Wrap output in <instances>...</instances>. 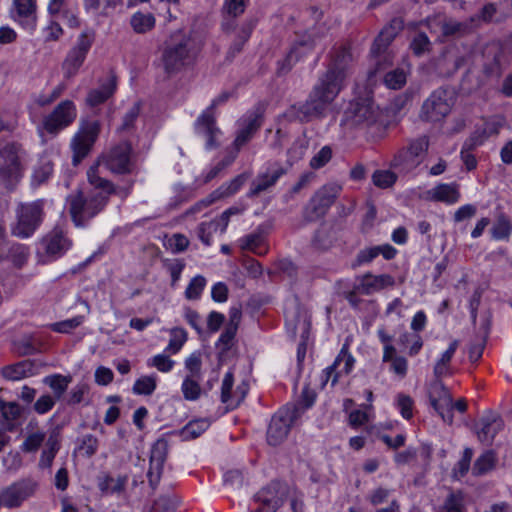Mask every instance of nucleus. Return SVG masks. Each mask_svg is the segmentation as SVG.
<instances>
[{"instance_id":"nucleus-63","label":"nucleus","mask_w":512,"mask_h":512,"mask_svg":"<svg viewBox=\"0 0 512 512\" xmlns=\"http://www.w3.org/2000/svg\"><path fill=\"white\" fill-rule=\"evenodd\" d=\"M89 392L88 384L81 382L75 385L69 392L68 404L75 405L84 401Z\"/></svg>"},{"instance_id":"nucleus-52","label":"nucleus","mask_w":512,"mask_h":512,"mask_svg":"<svg viewBox=\"0 0 512 512\" xmlns=\"http://www.w3.org/2000/svg\"><path fill=\"white\" fill-rule=\"evenodd\" d=\"M467 30L468 25L465 23L444 17V27H442L443 37L460 36L466 33Z\"/></svg>"},{"instance_id":"nucleus-38","label":"nucleus","mask_w":512,"mask_h":512,"mask_svg":"<svg viewBox=\"0 0 512 512\" xmlns=\"http://www.w3.org/2000/svg\"><path fill=\"white\" fill-rule=\"evenodd\" d=\"M157 382L158 377L156 374L143 375L135 381L132 392L136 395L149 396L156 390Z\"/></svg>"},{"instance_id":"nucleus-11","label":"nucleus","mask_w":512,"mask_h":512,"mask_svg":"<svg viewBox=\"0 0 512 512\" xmlns=\"http://www.w3.org/2000/svg\"><path fill=\"white\" fill-rule=\"evenodd\" d=\"M72 246V242L62 231L54 230L38 244L37 262L48 264L62 257Z\"/></svg>"},{"instance_id":"nucleus-64","label":"nucleus","mask_w":512,"mask_h":512,"mask_svg":"<svg viewBox=\"0 0 512 512\" xmlns=\"http://www.w3.org/2000/svg\"><path fill=\"white\" fill-rule=\"evenodd\" d=\"M126 482V477L107 478L101 485V489L111 494L121 493L125 488Z\"/></svg>"},{"instance_id":"nucleus-30","label":"nucleus","mask_w":512,"mask_h":512,"mask_svg":"<svg viewBox=\"0 0 512 512\" xmlns=\"http://www.w3.org/2000/svg\"><path fill=\"white\" fill-rule=\"evenodd\" d=\"M12 233L20 238H28L32 233V206L22 204L17 209V220Z\"/></svg>"},{"instance_id":"nucleus-59","label":"nucleus","mask_w":512,"mask_h":512,"mask_svg":"<svg viewBox=\"0 0 512 512\" xmlns=\"http://www.w3.org/2000/svg\"><path fill=\"white\" fill-rule=\"evenodd\" d=\"M147 365L155 367L160 372L168 373L173 369L174 361L167 355L157 354L148 360Z\"/></svg>"},{"instance_id":"nucleus-7","label":"nucleus","mask_w":512,"mask_h":512,"mask_svg":"<svg viewBox=\"0 0 512 512\" xmlns=\"http://www.w3.org/2000/svg\"><path fill=\"white\" fill-rule=\"evenodd\" d=\"M230 97L229 92H223L212 100L211 105L203 111L195 123L196 133L206 139L205 147L207 150L214 149L218 146V138L221 134L220 129L215 124L212 110L223 104Z\"/></svg>"},{"instance_id":"nucleus-35","label":"nucleus","mask_w":512,"mask_h":512,"mask_svg":"<svg viewBox=\"0 0 512 512\" xmlns=\"http://www.w3.org/2000/svg\"><path fill=\"white\" fill-rule=\"evenodd\" d=\"M58 450V438L56 435H51L46 442V447L42 451L38 467L42 470L50 469Z\"/></svg>"},{"instance_id":"nucleus-5","label":"nucleus","mask_w":512,"mask_h":512,"mask_svg":"<svg viewBox=\"0 0 512 512\" xmlns=\"http://www.w3.org/2000/svg\"><path fill=\"white\" fill-rule=\"evenodd\" d=\"M428 148L429 138L426 135L410 140L408 146L394 156L391 167L401 172H410L422 163Z\"/></svg>"},{"instance_id":"nucleus-61","label":"nucleus","mask_w":512,"mask_h":512,"mask_svg":"<svg viewBox=\"0 0 512 512\" xmlns=\"http://www.w3.org/2000/svg\"><path fill=\"white\" fill-rule=\"evenodd\" d=\"M84 321V316H75L51 325L53 331L58 333H69L73 329L79 327Z\"/></svg>"},{"instance_id":"nucleus-48","label":"nucleus","mask_w":512,"mask_h":512,"mask_svg":"<svg viewBox=\"0 0 512 512\" xmlns=\"http://www.w3.org/2000/svg\"><path fill=\"white\" fill-rule=\"evenodd\" d=\"M187 377L202 378V355L201 352L195 351L190 354L184 362Z\"/></svg>"},{"instance_id":"nucleus-47","label":"nucleus","mask_w":512,"mask_h":512,"mask_svg":"<svg viewBox=\"0 0 512 512\" xmlns=\"http://www.w3.org/2000/svg\"><path fill=\"white\" fill-rule=\"evenodd\" d=\"M481 141L478 137H471L467 141H465L462 150H461V159L465 164L466 168L470 171L476 168L477 161L473 154L470 153V150L480 145Z\"/></svg>"},{"instance_id":"nucleus-42","label":"nucleus","mask_w":512,"mask_h":512,"mask_svg":"<svg viewBox=\"0 0 512 512\" xmlns=\"http://www.w3.org/2000/svg\"><path fill=\"white\" fill-rule=\"evenodd\" d=\"M32 373V362L22 361L15 365L4 368L3 375L9 380H20L22 378L30 376Z\"/></svg>"},{"instance_id":"nucleus-21","label":"nucleus","mask_w":512,"mask_h":512,"mask_svg":"<svg viewBox=\"0 0 512 512\" xmlns=\"http://www.w3.org/2000/svg\"><path fill=\"white\" fill-rule=\"evenodd\" d=\"M316 40L311 34H305L291 48L290 52L283 60L278 61L277 73L284 75L288 73L293 65L299 60L300 56L312 50Z\"/></svg>"},{"instance_id":"nucleus-3","label":"nucleus","mask_w":512,"mask_h":512,"mask_svg":"<svg viewBox=\"0 0 512 512\" xmlns=\"http://www.w3.org/2000/svg\"><path fill=\"white\" fill-rule=\"evenodd\" d=\"M198 53V47L193 38L186 34L177 33L166 43L161 57L164 71L175 74L190 65Z\"/></svg>"},{"instance_id":"nucleus-45","label":"nucleus","mask_w":512,"mask_h":512,"mask_svg":"<svg viewBox=\"0 0 512 512\" xmlns=\"http://www.w3.org/2000/svg\"><path fill=\"white\" fill-rule=\"evenodd\" d=\"M53 172V162L47 153L42 155L39 158L38 167L34 172V183L42 184L44 183Z\"/></svg>"},{"instance_id":"nucleus-1","label":"nucleus","mask_w":512,"mask_h":512,"mask_svg":"<svg viewBox=\"0 0 512 512\" xmlns=\"http://www.w3.org/2000/svg\"><path fill=\"white\" fill-rule=\"evenodd\" d=\"M89 184L88 195L79 191L70 198V214L76 226H84L86 221L97 215L108 202L109 195L114 192L113 184L99 173V163L87 171Z\"/></svg>"},{"instance_id":"nucleus-58","label":"nucleus","mask_w":512,"mask_h":512,"mask_svg":"<svg viewBox=\"0 0 512 512\" xmlns=\"http://www.w3.org/2000/svg\"><path fill=\"white\" fill-rule=\"evenodd\" d=\"M473 457V450L471 448H465L463 451L462 458L458 461L453 469V474L456 478H461L467 474L470 468V463Z\"/></svg>"},{"instance_id":"nucleus-43","label":"nucleus","mask_w":512,"mask_h":512,"mask_svg":"<svg viewBox=\"0 0 512 512\" xmlns=\"http://www.w3.org/2000/svg\"><path fill=\"white\" fill-rule=\"evenodd\" d=\"M71 381L72 377L70 375L64 376L61 374L50 375L44 378V383L53 390L55 397L58 399L64 394Z\"/></svg>"},{"instance_id":"nucleus-14","label":"nucleus","mask_w":512,"mask_h":512,"mask_svg":"<svg viewBox=\"0 0 512 512\" xmlns=\"http://www.w3.org/2000/svg\"><path fill=\"white\" fill-rule=\"evenodd\" d=\"M452 104L446 90H435L422 104L419 117L426 122H439L451 111Z\"/></svg>"},{"instance_id":"nucleus-31","label":"nucleus","mask_w":512,"mask_h":512,"mask_svg":"<svg viewBox=\"0 0 512 512\" xmlns=\"http://www.w3.org/2000/svg\"><path fill=\"white\" fill-rule=\"evenodd\" d=\"M239 243L241 249L251 251L257 255H264L267 252L265 234L261 228H257L254 232L242 237Z\"/></svg>"},{"instance_id":"nucleus-27","label":"nucleus","mask_w":512,"mask_h":512,"mask_svg":"<svg viewBox=\"0 0 512 512\" xmlns=\"http://www.w3.org/2000/svg\"><path fill=\"white\" fill-rule=\"evenodd\" d=\"M30 494L29 483H15L0 493V504L7 508L19 506Z\"/></svg>"},{"instance_id":"nucleus-60","label":"nucleus","mask_w":512,"mask_h":512,"mask_svg":"<svg viewBox=\"0 0 512 512\" xmlns=\"http://www.w3.org/2000/svg\"><path fill=\"white\" fill-rule=\"evenodd\" d=\"M410 47L415 55L420 56L430 50L431 42L425 33L419 32L414 36Z\"/></svg>"},{"instance_id":"nucleus-57","label":"nucleus","mask_w":512,"mask_h":512,"mask_svg":"<svg viewBox=\"0 0 512 512\" xmlns=\"http://www.w3.org/2000/svg\"><path fill=\"white\" fill-rule=\"evenodd\" d=\"M140 113V103H134L129 110L123 116V120L118 130L122 132H128L134 127V123L137 120Z\"/></svg>"},{"instance_id":"nucleus-40","label":"nucleus","mask_w":512,"mask_h":512,"mask_svg":"<svg viewBox=\"0 0 512 512\" xmlns=\"http://www.w3.org/2000/svg\"><path fill=\"white\" fill-rule=\"evenodd\" d=\"M247 177L245 174H240L233 178L231 181L223 183L216 190L213 191L214 197H220V199L229 197L235 194L246 182Z\"/></svg>"},{"instance_id":"nucleus-32","label":"nucleus","mask_w":512,"mask_h":512,"mask_svg":"<svg viewBox=\"0 0 512 512\" xmlns=\"http://www.w3.org/2000/svg\"><path fill=\"white\" fill-rule=\"evenodd\" d=\"M116 83L114 77H111L107 83L98 89H93L88 93L86 102L90 106H97L105 102L115 91Z\"/></svg>"},{"instance_id":"nucleus-19","label":"nucleus","mask_w":512,"mask_h":512,"mask_svg":"<svg viewBox=\"0 0 512 512\" xmlns=\"http://www.w3.org/2000/svg\"><path fill=\"white\" fill-rule=\"evenodd\" d=\"M169 444L164 438L158 439L152 446L150 453V467L147 472L149 483L155 487L161 478L163 466L168 455Z\"/></svg>"},{"instance_id":"nucleus-20","label":"nucleus","mask_w":512,"mask_h":512,"mask_svg":"<svg viewBox=\"0 0 512 512\" xmlns=\"http://www.w3.org/2000/svg\"><path fill=\"white\" fill-rule=\"evenodd\" d=\"M356 291H360L361 295H372L380 292L385 288L393 287L395 279L389 274L373 275L366 273L358 276L355 280Z\"/></svg>"},{"instance_id":"nucleus-55","label":"nucleus","mask_w":512,"mask_h":512,"mask_svg":"<svg viewBox=\"0 0 512 512\" xmlns=\"http://www.w3.org/2000/svg\"><path fill=\"white\" fill-rule=\"evenodd\" d=\"M512 231L510 220L504 216L498 218L496 224L492 228V236L497 240H503L509 237Z\"/></svg>"},{"instance_id":"nucleus-25","label":"nucleus","mask_w":512,"mask_h":512,"mask_svg":"<svg viewBox=\"0 0 512 512\" xmlns=\"http://www.w3.org/2000/svg\"><path fill=\"white\" fill-rule=\"evenodd\" d=\"M234 383V375L232 371H228L222 380L221 386V401L227 405L229 408L237 407L240 402L245 398L247 393L246 385H241L236 388L234 392H232V387Z\"/></svg>"},{"instance_id":"nucleus-29","label":"nucleus","mask_w":512,"mask_h":512,"mask_svg":"<svg viewBox=\"0 0 512 512\" xmlns=\"http://www.w3.org/2000/svg\"><path fill=\"white\" fill-rule=\"evenodd\" d=\"M261 123L262 119L259 112H253L244 119L243 126L238 131L237 136L233 142V145L237 151H239L240 148L252 138L254 133L260 128Z\"/></svg>"},{"instance_id":"nucleus-23","label":"nucleus","mask_w":512,"mask_h":512,"mask_svg":"<svg viewBox=\"0 0 512 512\" xmlns=\"http://www.w3.org/2000/svg\"><path fill=\"white\" fill-rule=\"evenodd\" d=\"M354 365V358L342 348L332 365L327 367L322 374V385H326L331 380L332 386L338 381L341 374H348Z\"/></svg>"},{"instance_id":"nucleus-56","label":"nucleus","mask_w":512,"mask_h":512,"mask_svg":"<svg viewBox=\"0 0 512 512\" xmlns=\"http://www.w3.org/2000/svg\"><path fill=\"white\" fill-rule=\"evenodd\" d=\"M396 175L389 170H377L372 175V181L379 188H388L396 181Z\"/></svg>"},{"instance_id":"nucleus-6","label":"nucleus","mask_w":512,"mask_h":512,"mask_svg":"<svg viewBox=\"0 0 512 512\" xmlns=\"http://www.w3.org/2000/svg\"><path fill=\"white\" fill-rule=\"evenodd\" d=\"M301 415L302 410L295 405H286L275 413L267 429L268 443L272 446L282 443Z\"/></svg>"},{"instance_id":"nucleus-10","label":"nucleus","mask_w":512,"mask_h":512,"mask_svg":"<svg viewBox=\"0 0 512 512\" xmlns=\"http://www.w3.org/2000/svg\"><path fill=\"white\" fill-rule=\"evenodd\" d=\"M99 132L100 124L98 121L91 120L81 123L70 144L73 152V165H78L89 154Z\"/></svg>"},{"instance_id":"nucleus-16","label":"nucleus","mask_w":512,"mask_h":512,"mask_svg":"<svg viewBox=\"0 0 512 512\" xmlns=\"http://www.w3.org/2000/svg\"><path fill=\"white\" fill-rule=\"evenodd\" d=\"M284 174L286 169L279 162H268L251 182L247 196L253 198L269 190Z\"/></svg>"},{"instance_id":"nucleus-62","label":"nucleus","mask_w":512,"mask_h":512,"mask_svg":"<svg viewBox=\"0 0 512 512\" xmlns=\"http://www.w3.org/2000/svg\"><path fill=\"white\" fill-rule=\"evenodd\" d=\"M332 158V149L329 146H323L310 160V167L320 169L324 167Z\"/></svg>"},{"instance_id":"nucleus-13","label":"nucleus","mask_w":512,"mask_h":512,"mask_svg":"<svg viewBox=\"0 0 512 512\" xmlns=\"http://www.w3.org/2000/svg\"><path fill=\"white\" fill-rule=\"evenodd\" d=\"M286 494L285 486L278 482L271 483L254 495L255 507L251 509V512H277L283 505Z\"/></svg>"},{"instance_id":"nucleus-22","label":"nucleus","mask_w":512,"mask_h":512,"mask_svg":"<svg viewBox=\"0 0 512 512\" xmlns=\"http://www.w3.org/2000/svg\"><path fill=\"white\" fill-rule=\"evenodd\" d=\"M423 198L428 201L454 205L459 202L461 198L459 184L456 182L439 183L433 188L425 191Z\"/></svg>"},{"instance_id":"nucleus-34","label":"nucleus","mask_w":512,"mask_h":512,"mask_svg":"<svg viewBox=\"0 0 512 512\" xmlns=\"http://www.w3.org/2000/svg\"><path fill=\"white\" fill-rule=\"evenodd\" d=\"M439 512H466L465 496L462 491H451L445 498Z\"/></svg>"},{"instance_id":"nucleus-15","label":"nucleus","mask_w":512,"mask_h":512,"mask_svg":"<svg viewBox=\"0 0 512 512\" xmlns=\"http://www.w3.org/2000/svg\"><path fill=\"white\" fill-rule=\"evenodd\" d=\"M93 40V35L88 32H82L79 35L75 46L69 51L63 62L62 67L66 77L69 78L77 74L86 59Z\"/></svg>"},{"instance_id":"nucleus-46","label":"nucleus","mask_w":512,"mask_h":512,"mask_svg":"<svg viewBox=\"0 0 512 512\" xmlns=\"http://www.w3.org/2000/svg\"><path fill=\"white\" fill-rule=\"evenodd\" d=\"M187 332L185 329L180 327H175L170 330V339L169 343L165 349L166 352L171 354L178 353L185 342L187 341Z\"/></svg>"},{"instance_id":"nucleus-8","label":"nucleus","mask_w":512,"mask_h":512,"mask_svg":"<svg viewBox=\"0 0 512 512\" xmlns=\"http://www.w3.org/2000/svg\"><path fill=\"white\" fill-rule=\"evenodd\" d=\"M341 189L340 185L329 183L317 190L305 207V220L313 222L322 218L340 194Z\"/></svg>"},{"instance_id":"nucleus-37","label":"nucleus","mask_w":512,"mask_h":512,"mask_svg":"<svg viewBox=\"0 0 512 512\" xmlns=\"http://www.w3.org/2000/svg\"><path fill=\"white\" fill-rule=\"evenodd\" d=\"M202 378L185 376L181 384V392L187 401H196L201 397L202 388L200 381Z\"/></svg>"},{"instance_id":"nucleus-9","label":"nucleus","mask_w":512,"mask_h":512,"mask_svg":"<svg viewBox=\"0 0 512 512\" xmlns=\"http://www.w3.org/2000/svg\"><path fill=\"white\" fill-rule=\"evenodd\" d=\"M376 119L377 113L370 100H355L346 108L341 125L348 129L366 128L375 123Z\"/></svg>"},{"instance_id":"nucleus-28","label":"nucleus","mask_w":512,"mask_h":512,"mask_svg":"<svg viewBox=\"0 0 512 512\" xmlns=\"http://www.w3.org/2000/svg\"><path fill=\"white\" fill-rule=\"evenodd\" d=\"M402 28V21L397 18L393 19L381 30L378 37L375 39L371 48V53L373 55H379L382 53L393 41L396 35L402 30Z\"/></svg>"},{"instance_id":"nucleus-4","label":"nucleus","mask_w":512,"mask_h":512,"mask_svg":"<svg viewBox=\"0 0 512 512\" xmlns=\"http://www.w3.org/2000/svg\"><path fill=\"white\" fill-rule=\"evenodd\" d=\"M77 117V109L71 100L60 102L53 111L44 117L38 127V135L42 142L47 141L46 136H56L61 130L69 127Z\"/></svg>"},{"instance_id":"nucleus-54","label":"nucleus","mask_w":512,"mask_h":512,"mask_svg":"<svg viewBox=\"0 0 512 512\" xmlns=\"http://www.w3.org/2000/svg\"><path fill=\"white\" fill-rule=\"evenodd\" d=\"M0 411L2 412L3 418L7 421L5 424V428L11 430L14 426L11 421L17 420L21 415V408L18 404L15 402H10L7 404H4L2 402V407L0 408Z\"/></svg>"},{"instance_id":"nucleus-41","label":"nucleus","mask_w":512,"mask_h":512,"mask_svg":"<svg viewBox=\"0 0 512 512\" xmlns=\"http://www.w3.org/2000/svg\"><path fill=\"white\" fill-rule=\"evenodd\" d=\"M496 463V455L493 451L488 450L481 454L475 461L472 473L475 476L484 475L492 470Z\"/></svg>"},{"instance_id":"nucleus-44","label":"nucleus","mask_w":512,"mask_h":512,"mask_svg":"<svg viewBox=\"0 0 512 512\" xmlns=\"http://www.w3.org/2000/svg\"><path fill=\"white\" fill-rule=\"evenodd\" d=\"M308 145L309 141L305 135L298 137L287 151V162L293 165L301 160L308 149Z\"/></svg>"},{"instance_id":"nucleus-39","label":"nucleus","mask_w":512,"mask_h":512,"mask_svg":"<svg viewBox=\"0 0 512 512\" xmlns=\"http://www.w3.org/2000/svg\"><path fill=\"white\" fill-rule=\"evenodd\" d=\"M253 27L254 26L252 22H246L239 26L237 32L235 33V39L230 46L228 52L229 55L234 56L242 50L244 44L248 41V39L251 36Z\"/></svg>"},{"instance_id":"nucleus-18","label":"nucleus","mask_w":512,"mask_h":512,"mask_svg":"<svg viewBox=\"0 0 512 512\" xmlns=\"http://www.w3.org/2000/svg\"><path fill=\"white\" fill-rule=\"evenodd\" d=\"M131 146L127 142L120 143L105 154L101 161L114 173H128L131 170Z\"/></svg>"},{"instance_id":"nucleus-36","label":"nucleus","mask_w":512,"mask_h":512,"mask_svg":"<svg viewBox=\"0 0 512 512\" xmlns=\"http://www.w3.org/2000/svg\"><path fill=\"white\" fill-rule=\"evenodd\" d=\"M130 24L136 33H147L154 28L155 17L151 13L136 12L132 15Z\"/></svg>"},{"instance_id":"nucleus-26","label":"nucleus","mask_w":512,"mask_h":512,"mask_svg":"<svg viewBox=\"0 0 512 512\" xmlns=\"http://www.w3.org/2000/svg\"><path fill=\"white\" fill-rule=\"evenodd\" d=\"M480 428L476 433L478 439L485 444H491L495 436L503 429V421L496 414L489 413L480 420Z\"/></svg>"},{"instance_id":"nucleus-50","label":"nucleus","mask_w":512,"mask_h":512,"mask_svg":"<svg viewBox=\"0 0 512 512\" xmlns=\"http://www.w3.org/2000/svg\"><path fill=\"white\" fill-rule=\"evenodd\" d=\"M385 85L390 89H400L406 83V73L403 69L396 68L388 73L384 77Z\"/></svg>"},{"instance_id":"nucleus-12","label":"nucleus","mask_w":512,"mask_h":512,"mask_svg":"<svg viewBox=\"0 0 512 512\" xmlns=\"http://www.w3.org/2000/svg\"><path fill=\"white\" fill-rule=\"evenodd\" d=\"M352 61L353 56L350 49L346 47L339 48L333 56L330 69L327 71L325 76L321 78L319 84L323 87H328L330 83L336 84L338 86L339 93L343 87V82L349 73Z\"/></svg>"},{"instance_id":"nucleus-51","label":"nucleus","mask_w":512,"mask_h":512,"mask_svg":"<svg viewBox=\"0 0 512 512\" xmlns=\"http://www.w3.org/2000/svg\"><path fill=\"white\" fill-rule=\"evenodd\" d=\"M205 286L206 279L202 275L195 276L194 278L191 279L185 290V297L188 300L199 299Z\"/></svg>"},{"instance_id":"nucleus-24","label":"nucleus","mask_w":512,"mask_h":512,"mask_svg":"<svg viewBox=\"0 0 512 512\" xmlns=\"http://www.w3.org/2000/svg\"><path fill=\"white\" fill-rule=\"evenodd\" d=\"M19 173L18 148L14 144L0 145V179L15 178Z\"/></svg>"},{"instance_id":"nucleus-17","label":"nucleus","mask_w":512,"mask_h":512,"mask_svg":"<svg viewBox=\"0 0 512 512\" xmlns=\"http://www.w3.org/2000/svg\"><path fill=\"white\" fill-rule=\"evenodd\" d=\"M428 396L432 407L438 412L442 419L451 424L452 415V396L440 378L432 381L428 388Z\"/></svg>"},{"instance_id":"nucleus-53","label":"nucleus","mask_w":512,"mask_h":512,"mask_svg":"<svg viewBox=\"0 0 512 512\" xmlns=\"http://www.w3.org/2000/svg\"><path fill=\"white\" fill-rule=\"evenodd\" d=\"M32 14V0H14L13 17L20 23L28 20Z\"/></svg>"},{"instance_id":"nucleus-2","label":"nucleus","mask_w":512,"mask_h":512,"mask_svg":"<svg viewBox=\"0 0 512 512\" xmlns=\"http://www.w3.org/2000/svg\"><path fill=\"white\" fill-rule=\"evenodd\" d=\"M337 95L338 86L336 84L330 83L328 87L317 84L305 103L291 105L282 114V117L289 122L309 121L314 117L321 116Z\"/></svg>"},{"instance_id":"nucleus-49","label":"nucleus","mask_w":512,"mask_h":512,"mask_svg":"<svg viewBox=\"0 0 512 512\" xmlns=\"http://www.w3.org/2000/svg\"><path fill=\"white\" fill-rule=\"evenodd\" d=\"M210 426V422L207 419H197L190 421L182 430V434L185 438H197Z\"/></svg>"},{"instance_id":"nucleus-33","label":"nucleus","mask_w":512,"mask_h":512,"mask_svg":"<svg viewBox=\"0 0 512 512\" xmlns=\"http://www.w3.org/2000/svg\"><path fill=\"white\" fill-rule=\"evenodd\" d=\"M458 345V340L452 341L447 350L441 354V357L437 360L434 366L435 378H441L443 376L450 374L449 364L458 348Z\"/></svg>"}]
</instances>
